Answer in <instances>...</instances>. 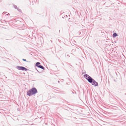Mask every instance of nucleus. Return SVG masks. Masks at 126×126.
I'll return each mask as SVG.
<instances>
[{"instance_id":"6e6552de","label":"nucleus","mask_w":126,"mask_h":126,"mask_svg":"<svg viewBox=\"0 0 126 126\" xmlns=\"http://www.w3.org/2000/svg\"><path fill=\"white\" fill-rule=\"evenodd\" d=\"M88 75L86 74H85L84 75V77L86 78H87V77Z\"/></svg>"},{"instance_id":"7ed1b4c3","label":"nucleus","mask_w":126,"mask_h":126,"mask_svg":"<svg viewBox=\"0 0 126 126\" xmlns=\"http://www.w3.org/2000/svg\"><path fill=\"white\" fill-rule=\"evenodd\" d=\"M87 79L89 82L90 83H92L93 80L91 77L90 76L88 77L87 78Z\"/></svg>"},{"instance_id":"0eeeda50","label":"nucleus","mask_w":126,"mask_h":126,"mask_svg":"<svg viewBox=\"0 0 126 126\" xmlns=\"http://www.w3.org/2000/svg\"><path fill=\"white\" fill-rule=\"evenodd\" d=\"M117 36V34L116 33H113V37H115Z\"/></svg>"},{"instance_id":"f257e3e1","label":"nucleus","mask_w":126,"mask_h":126,"mask_svg":"<svg viewBox=\"0 0 126 126\" xmlns=\"http://www.w3.org/2000/svg\"><path fill=\"white\" fill-rule=\"evenodd\" d=\"M37 92L36 89L35 88H33L27 92V95L29 96L31 95L35 94Z\"/></svg>"},{"instance_id":"39448f33","label":"nucleus","mask_w":126,"mask_h":126,"mask_svg":"<svg viewBox=\"0 0 126 126\" xmlns=\"http://www.w3.org/2000/svg\"><path fill=\"white\" fill-rule=\"evenodd\" d=\"M38 67H39L43 69V70L44 69V67L42 65H39V66H38Z\"/></svg>"},{"instance_id":"423d86ee","label":"nucleus","mask_w":126,"mask_h":126,"mask_svg":"<svg viewBox=\"0 0 126 126\" xmlns=\"http://www.w3.org/2000/svg\"><path fill=\"white\" fill-rule=\"evenodd\" d=\"M40 64V63L39 62H37L36 63L35 65L36 66H37L38 67V65Z\"/></svg>"},{"instance_id":"f03ea898","label":"nucleus","mask_w":126,"mask_h":126,"mask_svg":"<svg viewBox=\"0 0 126 126\" xmlns=\"http://www.w3.org/2000/svg\"><path fill=\"white\" fill-rule=\"evenodd\" d=\"M17 69L20 70L25 71H26L27 70L26 68L23 67H21L19 66H17Z\"/></svg>"},{"instance_id":"20e7f679","label":"nucleus","mask_w":126,"mask_h":126,"mask_svg":"<svg viewBox=\"0 0 126 126\" xmlns=\"http://www.w3.org/2000/svg\"><path fill=\"white\" fill-rule=\"evenodd\" d=\"M92 84L95 86H97L98 85V83L95 80H93V81L92 82Z\"/></svg>"},{"instance_id":"1a4fd4ad","label":"nucleus","mask_w":126,"mask_h":126,"mask_svg":"<svg viewBox=\"0 0 126 126\" xmlns=\"http://www.w3.org/2000/svg\"><path fill=\"white\" fill-rule=\"evenodd\" d=\"M23 60L24 61H27L26 59H23Z\"/></svg>"}]
</instances>
